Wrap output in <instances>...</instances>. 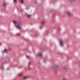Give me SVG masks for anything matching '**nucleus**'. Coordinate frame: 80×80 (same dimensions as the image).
<instances>
[{
    "label": "nucleus",
    "instance_id": "nucleus-22",
    "mask_svg": "<svg viewBox=\"0 0 80 80\" xmlns=\"http://www.w3.org/2000/svg\"><path fill=\"white\" fill-rule=\"evenodd\" d=\"M44 63H45V62H44Z\"/></svg>",
    "mask_w": 80,
    "mask_h": 80
},
{
    "label": "nucleus",
    "instance_id": "nucleus-4",
    "mask_svg": "<svg viewBox=\"0 0 80 80\" xmlns=\"http://www.w3.org/2000/svg\"><path fill=\"white\" fill-rule=\"evenodd\" d=\"M67 14H68V15L70 17H71V16H72V15L71 14V13L70 12H67Z\"/></svg>",
    "mask_w": 80,
    "mask_h": 80
},
{
    "label": "nucleus",
    "instance_id": "nucleus-14",
    "mask_svg": "<svg viewBox=\"0 0 80 80\" xmlns=\"http://www.w3.org/2000/svg\"><path fill=\"white\" fill-rule=\"evenodd\" d=\"M35 4L37 5V1L35 2Z\"/></svg>",
    "mask_w": 80,
    "mask_h": 80
},
{
    "label": "nucleus",
    "instance_id": "nucleus-3",
    "mask_svg": "<svg viewBox=\"0 0 80 80\" xmlns=\"http://www.w3.org/2000/svg\"><path fill=\"white\" fill-rule=\"evenodd\" d=\"M37 56L38 57H42V54L40 53H38L37 55Z\"/></svg>",
    "mask_w": 80,
    "mask_h": 80
},
{
    "label": "nucleus",
    "instance_id": "nucleus-6",
    "mask_svg": "<svg viewBox=\"0 0 80 80\" xmlns=\"http://www.w3.org/2000/svg\"><path fill=\"white\" fill-rule=\"evenodd\" d=\"M28 77L26 76V77H23V79L24 80H27V79H28Z\"/></svg>",
    "mask_w": 80,
    "mask_h": 80
},
{
    "label": "nucleus",
    "instance_id": "nucleus-1",
    "mask_svg": "<svg viewBox=\"0 0 80 80\" xmlns=\"http://www.w3.org/2000/svg\"><path fill=\"white\" fill-rule=\"evenodd\" d=\"M16 27L18 29H21V27L20 26V24H18V25L16 26Z\"/></svg>",
    "mask_w": 80,
    "mask_h": 80
},
{
    "label": "nucleus",
    "instance_id": "nucleus-19",
    "mask_svg": "<svg viewBox=\"0 0 80 80\" xmlns=\"http://www.w3.org/2000/svg\"><path fill=\"white\" fill-rule=\"evenodd\" d=\"M30 62H28V65H30Z\"/></svg>",
    "mask_w": 80,
    "mask_h": 80
},
{
    "label": "nucleus",
    "instance_id": "nucleus-11",
    "mask_svg": "<svg viewBox=\"0 0 80 80\" xmlns=\"http://www.w3.org/2000/svg\"><path fill=\"white\" fill-rule=\"evenodd\" d=\"M57 65H55L53 67L54 68H57Z\"/></svg>",
    "mask_w": 80,
    "mask_h": 80
},
{
    "label": "nucleus",
    "instance_id": "nucleus-8",
    "mask_svg": "<svg viewBox=\"0 0 80 80\" xmlns=\"http://www.w3.org/2000/svg\"><path fill=\"white\" fill-rule=\"evenodd\" d=\"M75 0H69V2H72L73 1H75Z\"/></svg>",
    "mask_w": 80,
    "mask_h": 80
},
{
    "label": "nucleus",
    "instance_id": "nucleus-9",
    "mask_svg": "<svg viewBox=\"0 0 80 80\" xmlns=\"http://www.w3.org/2000/svg\"><path fill=\"white\" fill-rule=\"evenodd\" d=\"M27 17H28L29 18H30V17H31L30 15H29V14H28V15H27Z\"/></svg>",
    "mask_w": 80,
    "mask_h": 80
},
{
    "label": "nucleus",
    "instance_id": "nucleus-18",
    "mask_svg": "<svg viewBox=\"0 0 80 80\" xmlns=\"http://www.w3.org/2000/svg\"><path fill=\"white\" fill-rule=\"evenodd\" d=\"M13 23H16V22H15V21H13Z\"/></svg>",
    "mask_w": 80,
    "mask_h": 80
},
{
    "label": "nucleus",
    "instance_id": "nucleus-10",
    "mask_svg": "<svg viewBox=\"0 0 80 80\" xmlns=\"http://www.w3.org/2000/svg\"><path fill=\"white\" fill-rule=\"evenodd\" d=\"M20 3H23V1L22 0H21L20 1Z\"/></svg>",
    "mask_w": 80,
    "mask_h": 80
},
{
    "label": "nucleus",
    "instance_id": "nucleus-2",
    "mask_svg": "<svg viewBox=\"0 0 80 80\" xmlns=\"http://www.w3.org/2000/svg\"><path fill=\"white\" fill-rule=\"evenodd\" d=\"M60 44L61 46H63V40H61L60 41Z\"/></svg>",
    "mask_w": 80,
    "mask_h": 80
},
{
    "label": "nucleus",
    "instance_id": "nucleus-12",
    "mask_svg": "<svg viewBox=\"0 0 80 80\" xmlns=\"http://www.w3.org/2000/svg\"><path fill=\"white\" fill-rule=\"evenodd\" d=\"M14 3H17V0H14Z\"/></svg>",
    "mask_w": 80,
    "mask_h": 80
},
{
    "label": "nucleus",
    "instance_id": "nucleus-16",
    "mask_svg": "<svg viewBox=\"0 0 80 80\" xmlns=\"http://www.w3.org/2000/svg\"><path fill=\"white\" fill-rule=\"evenodd\" d=\"M26 57H27V58H29V56H27Z\"/></svg>",
    "mask_w": 80,
    "mask_h": 80
},
{
    "label": "nucleus",
    "instance_id": "nucleus-15",
    "mask_svg": "<svg viewBox=\"0 0 80 80\" xmlns=\"http://www.w3.org/2000/svg\"><path fill=\"white\" fill-rule=\"evenodd\" d=\"M44 23H45V22H42V24H44Z\"/></svg>",
    "mask_w": 80,
    "mask_h": 80
},
{
    "label": "nucleus",
    "instance_id": "nucleus-21",
    "mask_svg": "<svg viewBox=\"0 0 80 80\" xmlns=\"http://www.w3.org/2000/svg\"><path fill=\"white\" fill-rule=\"evenodd\" d=\"M7 70H8V69H7Z\"/></svg>",
    "mask_w": 80,
    "mask_h": 80
},
{
    "label": "nucleus",
    "instance_id": "nucleus-17",
    "mask_svg": "<svg viewBox=\"0 0 80 80\" xmlns=\"http://www.w3.org/2000/svg\"><path fill=\"white\" fill-rule=\"evenodd\" d=\"M3 6H4V7H5V4H3Z\"/></svg>",
    "mask_w": 80,
    "mask_h": 80
},
{
    "label": "nucleus",
    "instance_id": "nucleus-5",
    "mask_svg": "<svg viewBox=\"0 0 80 80\" xmlns=\"http://www.w3.org/2000/svg\"><path fill=\"white\" fill-rule=\"evenodd\" d=\"M18 75L19 77H20V76H22V73H19L18 74Z\"/></svg>",
    "mask_w": 80,
    "mask_h": 80
},
{
    "label": "nucleus",
    "instance_id": "nucleus-13",
    "mask_svg": "<svg viewBox=\"0 0 80 80\" xmlns=\"http://www.w3.org/2000/svg\"><path fill=\"white\" fill-rule=\"evenodd\" d=\"M62 80H67V79L66 78H63Z\"/></svg>",
    "mask_w": 80,
    "mask_h": 80
},
{
    "label": "nucleus",
    "instance_id": "nucleus-20",
    "mask_svg": "<svg viewBox=\"0 0 80 80\" xmlns=\"http://www.w3.org/2000/svg\"><path fill=\"white\" fill-rule=\"evenodd\" d=\"M67 68H65V70H67Z\"/></svg>",
    "mask_w": 80,
    "mask_h": 80
},
{
    "label": "nucleus",
    "instance_id": "nucleus-7",
    "mask_svg": "<svg viewBox=\"0 0 80 80\" xmlns=\"http://www.w3.org/2000/svg\"><path fill=\"white\" fill-rule=\"evenodd\" d=\"M7 49H5L3 50V52H7Z\"/></svg>",
    "mask_w": 80,
    "mask_h": 80
}]
</instances>
